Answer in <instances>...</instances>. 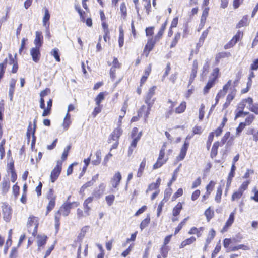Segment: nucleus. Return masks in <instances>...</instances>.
<instances>
[{"label":"nucleus","instance_id":"27","mask_svg":"<svg viewBox=\"0 0 258 258\" xmlns=\"http://www.w3.org/2000/svg\"><path fill=\"white\" fill-rule=\"evenodd\" d=\"M71 123V115L68 113V112H67L64 118L62 124L64 130H67Z\"/></svg>","mask_w":258,"mask_h":258},{"label":"nucleus","instance_id":"31","mask_svg":"<svg viewBox=\"0 0 258 258\" xmlns=\"http://www.w3.org/2000/svg\"><path fill=\"white\" fill-rule=\"evenodd\" d=\"M167 25V21H166L161 26V28L159 30L158 33L156 35V36L155 37V40H159L161 37H162L164 31L165 29L166 26Z\"/></svg>","mask_w":258,"mask_h":258},{"label":"nucleus","instance_id":"45","mask_svg":"<svg viewBox=\"0 0 258 258\" xmlns=\"http://www.w3.org/2000/svg\"><path fill=\"white\" fill-rule=\"evenodd\" d=\"M105 200L108 205L111 206L115 200V196L113 195L107 196Z\"/></svg>","mask_w":258,"mask_h":258},{"label":"nucleus","instance_id":"18","mask_svg":"<svg viewBox=\"0 0 258 258\" xmlns=\"http://www.w3.org/2000/svg\"><path fill=\"white\" fill-rule=\"evenodd\" d=\"M216 234V232L214 230L212 229L209 232V234L208 237L206 240L205 245L204 246V250H206L208 245L211 242V241L213 239Z\"/></svg>","mask_w":258,"mask_h":258},{"label":"nucleus","instance_id":"22","mask_svg":"<svg viewBox=\"0 0 258 258\" xmlns=\"http://www.w3.org/2000/svg\"><path fill=\"white\" fill-rule=\"evenodd\" d=\"M234 214H235V212L234 211L232 212L230 214V216H229V219H228V220L226 221V223H225V225L222 230V232L223 231H226V229L229 227V226H230L232 223H233L234 222Z\"/></svg>","mask_w":258,"mask_h":258},{"label":"nucleus","instance_id":"51","mask_svg":"<svg viewBox=\"0 0 258 258\" xmlns=\"http://www.w3.org/2000/svg\"><path fill=\"white\" fill-rule=\"evenodd\" d=\"M236 94L235 89L233 90L227 96L226 100L231 102V101L234 99Z\"/></svg>","mask_w":258,"mask_h":258},{"label":"nucleus","instance_id":"37","mask_svg":"<svg viewBox=\"0 0 258 258\" xmlns=\"http://www.w3.org/2000/svg\"><path fill=\"white\" fill-rule=\"evenodd\" d=\"M180 38V33H177L174 37V39L171 42V45H170V48H173L175 47L176 44H177L178 40Z\"/></svg>","mask_w":258,"mask_h":258},{"label":"nucleus","instance_id":"14","mask_svg":"<svg viewBox=\"0 0 258 258\" xmlns=\"http://www.w3.org/2000/svg\"><path fill=\"white\" fill-rule=\"evenodd\" d=\"M156 41L155 40H153L152 38L148 39L144 48V52L146 53V57L148 56L150 51L153 48Z\"/></svg>","mask_w":258,"mask_h":258},{"label":"nucleus","instance_id":"54","mask_svg":"<svg viewBox=\"0 0 258 258\" xmlns=\"http://www.w3.org/2000/svg\"><path fill=\"white\" fill-rule=\"evenodd\" d=\"M161 253L162 256L164 258H166L167 256L168 250L167 246H162L161 248Z\"/></svg>","mask_w":258,"mask_h":258},{"label":"nucleus","instance_id":"48","mask_svg":"<svg viewBox=\"0 0 258 258\" xmlns=\"http://www.w3.org/2000/svg\"><path fill=\"white\" fill-rule=\"evenodd\" d=\"M254 118V116L253 115H250L246 118V119L245 120V122H243V123L246 126L249 125L252 122Z\"/></svg>","mask_w":258,"mask_h":258},{"label":"nucleus","instance_id":"50","mask_svg":"<svg viewBox=\"0 0 258 258\" xmlns=\"http://www.w3.org/2000/svg\"><path fill=\"white\" fill-rule=\"evenodd\" d=\"M71 149V146L68 145L67 146L66 148L64 149L63 153L62 154L61 159L63 161H64L68 156L69 151Z\"/></svg>","mask_w":258,"mask_h":258},{"label":"nucleus","instance_id":"13","mask_svg":"<svg viewBox=\"0 0 258 258\" xmlns=\"http://www.w3.org/2000/svg\"><path fill=\"white\" fill-rule=\"evenodd\" d=\"M50 18V15L49 12L47 8H44V15L42 19L43 26L45 28H49V20Z\"/></svg>","mask_w":258,"mask_h":258},{"label":"nucleus","instance_id":"62","mask_svg":"<svg viewBox=\"0 0 258 258\" xmlns=\"http://www.w3.org/2000/svg\"><path fill=\"white\" fill-rule=\"evenodd\" d=\"M153 27H148L146 29V33L147 36H151L153 34Z\"/></svg>","mask_w":258,"mask_h":258},{"label":"nucleus","instance_id":"34","mask_svg":"<svg viewBox=\"0 0 258 258\" xmlns=\"http://www.w3.org/2000/svg\"><path fill=\"white\" fill-rule=\"evenodd\" d=\"M222 193V189L221 186H220L217 188L216 195L215 197V200L218 203H220L221 201Z\"/></svg>","mask_w":258,"mask_h":258},{"label":"nucleus","instance_id":"9","mask_svg":"<svg viewBox=\"0 0 258 258\" xmlns=\"http://www.w3.org/2000/svg\"><path fill=\"white\" fill-rule=\"evenodd\" d=\"M188 146L189 143L185 142L183 146L181 148L179 155L176 157V160L177 161H180L184 159L186 156Z\"/></svg>","mask_w":258,"mask_h":258},{"label":"nucleus","instance_id":"2","mask_svg":"<svg viewBox=\"0 0 258 258\" xmlns=\"http://www.w3.org/2000/svg\"><path fill=\"white\" fill-rule=\"evenodd\" d=\"M79 205L77 202L66 203H64L59 208V210L56 212L55 215H58L60 217L61 215L63 216H67L70 213V210L73 207H76Z\"/></svg>","mask_w":258,"mask_h":258},{"label":"nucleus","instance_id":"11","mask_svg":"<svg viewBox=\"0 0 258 258\" xmlns=\"http://www.w3.org/2000/svg\"><path fill=\"white\" fill-rule=\"evenodd\" d=\"M121 178L120 173L119 172H116L110 180V183L112 186L116 188L120 183Z\"/></svg>","mask_w":258,"mask_h":258},{"label":"nucleus","instance_id":"39","mask_svg":"<svg viewBox=\"0 0 258 258\" xmlns=\"http://www.w3.org/2000/svg\"><path fill=\"white\" fill-rule=\"evenodd\" d=\"M243 192H242L239 190H237L236 191L234 192L232 195L231 200L235 201L239 199L243 195Z\"/></svg>","mask_w":258,"mask_h":258},{"label":"nucleus","instance_id":"29","mask_svg":"<svg viewBox=\"0 0 258 258\" xmlns=\"http://www.w3.org/2000/svg\"><path fill=\"white\" fill-rule=\"evenodd\" d=\"M215 80L210 79L207 83L206 86L204 87L203 91L204 94H206L209 92V90L214 85Z\"/></svg>","mask_w":258,"mask_h":258},{"label":"nucleus","instance_id":"52","mask_svg":"<svg viewBox=\"0 0 258 258\" xmlns=\"http://www.w3.org/2000/svg\"><path fill=\"white\" fill-rule=\"evenodd\" d=\"M94 182H92V181H90L87 183H86L85 184H84L80 188V193H83L85 189L89 187V186H92Z\"/></svg>","mask_w":258,"mask_h":258},{"label":"nucleus","instance_id":"5","mask_svg":"<svg viewBox=\"0 0 258 258\" xmlns=\"http://www.w3.org/2000/svg\"><path fill=\"white\" fill-rule=\"evenodd\" d=\"M156 89V87L155 86H152L149 89L145 98V102L146 104H149V105L154 104L155 98L152 99V97L155 95Z\"/></svg>","mask_w":258,"mask_h":258},{"label":"nucleus","instance_id":"61","mask_svg":"<svg viewBox=\"0 0 258 258\" xmlns=\"http://www.w3.org/2000/svg\"><path fill=\"white\" fill-rule=\"evenodd\" d=\"M101 108L100 105H97L96 107H95L92 113V115L94 117H96V116L101 112Z\"/></svg>","mask_w":258,"mask_h":258},{"label":"nucleus","instance_id":"47","mask_svg":"<svg viewBox=\"0 0 258 258\" xmlns=\"http://www.w3.org/2000/svg\"><path fill=\"white\" fill-rule=\"evenodd\" d=\"M205 105L203 104L201 105L200 108L199 109V118L200 120H202L204 116V109H205Z\"/></svg>","mask_w":258,"mask_h":258},{"label":"nucleus","instance_id":"59","mask_svg":"<svg viewBox=\"0 0 258 258\" xmlns=\"http://www.w3.org/2000/svg\"><path fill=\"white\" fill-rule=\"evenodd\" d=\"M166 202H165L164 201L162 200L160 203L158 205V208H157V216L159 217L160 215V213L162 210V208L164 206V203H165Z\"/></svg>","mask_w":258,"mask_h":258},{"label":"nucleus","instance_id":"43","mask_svg":"<svg viewBox=\"0 0 258 258\" xmlns=\"http://www.w3.org/2000/svg\"><path fill=\"white\" fill-rule=\"evenodd\" d=\"M172 194V189L170 188H167L165 190L164 192V199H163V201L165 202H167L169 199L170 198L171 195Z\"/></svg>","mask_w":258,"mask_h":258},{"label":"nucleus","instance_id":"17","mask_svg":"<svg viewBox=\"0 0 258 258\" xmlns=\"http://www.w3.org/2000/svg\"><path fill=\"white\" fill-rule=\"evenodd\" d=\"M151 71V65L150 64L145 70L144 75L142 76L140 81V86H142L143 84L146 81L149 75H150Z\"/></svg>","mask_w":258,"mask_h":258},{"label":"nucleus","instance_id":"21","mask_svg":"<svg viewBox=\"0 0 258 258\" xmlns=\"http://www.w3.org/2000/svg\"><path fill=\"white\" fill-rule=\"evenodd\" d=\"M249 24L248 16H244L241 20L238 23L236 26L237 28H240L242 27L246 26Z\"/></svg>","mask_w":258,"mask_h":258},{"label":"nucleus","instance_id":"20","mask_svg":"<svg viewBox=\"0 0 258 258\" xmlns=\"http://www.w3.org/2000/svg\"><path fill=\"white\" fill-rule=\"evenodd\" d=\"M37 243L38 247H40L45 244L47 237L45 235H38L37 236Z\"/></svg>","mask_w":258,"mask_h":258},{"label":"nucleus","instance_id":"30","mask_svg":"<svg viewBox=\"0 0 258 258\" xmlns=\"http://www.w3.org/2000/svg\"><path fill=\"white\" fill-rule=\"evenodd\" d=\"M10 57V64H13V67L12 69V72L13 73H16L18 70V64L16 61H15L12 57V55L11 54L9 55Z\"/></svg>","mask_w":258,"mask_h":258},{"label":"nucleus","instance_id":"12","mask_svg":"<svg viewBox=\"0 0 258 258\" xmlns=\"http://www.w3.org/2000/svg\"><path fill=\"white\" fill-rule=\"evenodd\" d=\"M30 55L32 56L33 60L35 62H38L39 61L40 57V48H32L30 49Z\"/></svg>","mask_w":258,"mask_h":258},{"label":"nucleus","instance_id":"64","mask_svg":"<svg viewBox=\"0 0 258 258\" xmlns=\"http://www.w3.org/2000/svg\"><path fill=\"white\" fill-rule=\"evenodd\" d=\"M252 192L254 193V196L251 197V199L254 200L255 201L258 202V190L254 188L252 190Z\"/></svg>","mask_w":258,"mask_h":258},{"label":"nucleus","instance_id":"53","mask_svg":"<svg viewBox=\"0 0 258 258\" xmlns=\"http://www.w3.org/2000/svg\"><path fill=\"white\" fill-rule=\"evenodd\" d=\"M183 194V190L182 188H179L177 191L174 194L172 197V200L174 201L176 198L181 196Z\"/></svg>","mask_w":258,"mask_h":258},{"label":"nucleus","instance_id":"24","mask_svg":"<svg viewBox=\"0 0 258 258\" xmlns=\"http://www.w3.org/2000/svg\"><path fill=\"white\" fill-rule=\"evenodd\" d=\"M145 166H146V159L144 158L142 160V162L140 163L139 168L138 170V172H137V176L138 177H140L142 176L143 172H144V169L145 168Z\"/></svg>","mask_w":258,"mask_h":258},{"label":"nucleus","instance_id":"26","mask_svg":"<svg viewBox=\"0 0 258 258\" xmlns=\"http://www.w3.org/2000/svg\"><path fill=\"white\" fill-rule=\"evenodd\" d=\"M95 158L93 159L92 163L94 165H98L100 164L101 159V153L100 151H97L95 154Z\"/></svg>","mask_w":258,"mask_h":258},{"label":"nucleus","instance_id":"35","mask_svg":"<svg viewBox=\"0 0 258 258\" xmlns=\"http://www.w3.org/2000/svg\"><path fill=\"white\" fill-rule=\"evenodd\" d=\"M50 54L54 57L56 61H60V58L59 54V50L57 48H54L52 49L50 52Z\"/></svg>","mask_w":258,"mask_h":258},{"label":"nucleus","instance_id":"33","mask_svg":"<svg viewBox=\"0 0 258 258\" xmlns=\"http://www.w3.org/2000/svg\"><path fill=\"white\" fill-rule=\"evenodd\" d=\"M230 250L232 251H236L240 249H242L244 250H247L249 249V248L248 246L243 245V244H240L237 246H231L230 248Z\"/></svg>","mask_w":258,"mask_h":258},{"label":"nucleus","instance_id":"44","mask_svg":"<svg viewBox=\"0 0 258 258\" xmlns=\"http://www.w3.org/2000/svg\"><path fill=\"white\" fill-rule=\"evenodd\" d=\"M47 199L48 200H55L56 196L54 194V191L52 189H49L47 194Z\"/></svg>","mask_w":258,"mask_h":258},{"label":"nucleus","instance_id":"32","mask_svg":"<svg viewBox=\"0 0 258 258\" xmlns=\"http://www.w3.org/2000/svg\"><path fill=\"white\" fill-rule=\"evenodd\" d=\"M168 160V158H166L165 160L159 159L158 158L157 162L153 165V169H156L161 167L164 164H165Z\"/></svg>","mask_w":258,"mask_h":258},{"label":"nucleus","instance_id":"49","mask_svg":"<svg viewBox=\"0 0 258 258\" xmlns=\"http://www.w3.org/2000/svg\"><path fill=\"white\" fill-rule=\"evenodd\" d=\"M165 147H166V144L164 143L159 153V155L158 156V158L159 159H163L165 160V159H164V156H165Z\"/></svg>","mask_w":258,"mask_h":258},{"label":"nucleus","instance_id":"15","mask_svg":"<svg viewBox=\"0 0 258 258\" xmlns=\"http://www.w3.org/2000/svg\"><path fill=\"white\" fill-rule=\"evenodd\" d=\"M43 37L41 36V32L36 31L35 32V39L34 43L35 45V47L40 48L42 45Z\"/></svg>","mask_w":258,"mask_h":258},{"label":"nucleus","instance_id":"25","mask_svg":"<svg viewBox=\"0 0 258 258\" xmlns=\"http://www.w3.org/2000/svg\"><path fill=\"white\" fill-rule=\"evenodd\" d=\"M196 240V239L195 237L192 236L189 238H187L186 240L183 241L180 245V248H182L185 247L187 245H190L194 242H195Z\"/></svg>","mask_w":258,"mask_h":258},{"label":"nucleus","instance_id":"46","mask_svg":"<svg viewBox=\"0 0 258 258\" xmlns=\"http://www.w3.org/2000/svg\"><path fill=\"white\" fill-rule=\"evenodd\" d=\"M216 183L213 181H211L210 183L206 186L207 192L210 194L212 191L213 190Z\"/></svg>","mask_w":258,"mask_h":258},{"label":"nucleus","instance_id":"28","mask_svg":"<svg viewBox=\"0 0 258 258\" xmlns=\"http://www.w3.org/2000/svg\"><path fill=\"white\" fill-rule=\"evenodd\" d=\"M186 108V103L185 101H182L178 107L175 108V112L177 114L181 113L184 112Z\"/></svg>","mask_w":258,"mask_h":258},{"label":"nucleus","instance_id":"16","mask_svg":"<svg viewBox=\"0 0 258 258\" xmlns=\"http://www.w3.org/2000/svg\"><path fill=\"white\" fill-rule=\"evenodd\" d=\"M10 187V182L8 180L4 179L1 183V188L3 194H6L9 191Z\"/></svg>","mask_w":258,"mask_h":258},{"label":"nucleus","instance_id":"4","mask_svg":"<svg viewBox=\"0 0 258 258\" xmlns=\"http://www.w3.org/2000/svg\"><path fill=\"white\" fill-rule=\"evenodd\" d=\"M61 166L62 162L58 161L57 162L56 166L51 172L50 179L52 182H54L59 176L61 171Z\"/></svg>","mask_w":258,"mask_h":258},{"label":"nucleus","instance_id":"1","mask_svg":"<svg viewBox=\"0 0 258 258\" xmlns=\"http://www.w3.org/2000/svg\"><path fill=\"white\" fill-rule=\"evenodd\" d=\"M39 224L38 219L34 216H30L28 219L27 227L28 231L35 236L37 231Z\"/></svg>","mask_w":258,"mask_h":258},{"label":"nucleus","instance_id":"56","mask_svg":"<svg viewBox=\"0 0 258 258\" xmlns=\"http://www.w3.org/2000/svg\"><path fill=\"white\" fill-rule=\"evenodd\" d=\"M249 183V182L248 181L244 182L238 188V190H239L240 191L243 193L244 190H245L247 189Z\"/></svg>","mask_w":258,"mask_h":258},{"label":"nucleus","instance_id":"63","mask_svg":"<svg viewBox=\"0 0 258 258\" xmlns=\"http://www.w3.org/2000/svg\"><path fill=\"white\" fill-rule=\"evenodd\" d=\"M252 70H256L258 69V58L255 59L250 66Z\"/></svg>","mask_w":258,"mask_h":258},{"label":"nucleus","instance_id":"58","mask_svg":"<svg viewBox=\"0 0 258 258\" xmlns=\"http://www.w3.org/2000/svg\"><path fill=\"white\" fill-rule=\"evenodd\" d=\"M219 72V69L218 68H216L214 69V70H213L212 74V76L213 77L211 79L216 81L217 78H218Z\"/></svg>","mask_w":258,"mask_h":258},{"label":"nucleus","instance_id":"42","mask_svg":"<svg viewBox=\"0 0 258 258\" xmlns=\"http://www.w3.org/2000/svg\"><path fill=\"white\" fill-rule=\"evenodd\" d=\"M55 205V200H49V203L47 206V212L46 215L51 211L54 207Z\"/></svg>","mask_w":258,"mask_h":258},{"label":"nucleus","instance_id":"55","mask_svg":"<svg viewBox=\"0 0 258 258\" xmlns=\"http://www.w3.org/2000/svg\"><path fill=\"white\" fill-rule=\"evenodd\" d=\"M55 227L56 230V232H58L59 227L60 225L59 221L60 219V217H59L58 215H55Z\"/></svg>","mask_w":258,"mask_h":258},{"label":"nucleus","instance_id":"40","mask_svg":"<svg viewBox=\"0 0 258 258\" xmlns=\"http://www.w3.org/2000/svg\"><path fill=\"white\" fill-rule=\"evenodd\" d=\"M150 221V217L148 216L145 219H144L141 223L140 228L141 230L146 227L149 224Z\"/></svg>","mask_w":258,"mask_h":258},{"label":"nucleus","instance_id":"60","mask_svg":"<svg viewBox=\"0 0 258 258\" xmlns=\"http://www.w3.org/2000/svg\"><path fill=\"white\" fill-rule=\"evenodd\" d=\"M245 126L246 125L243 122H241L236 128V134L239 135Z\"/></svg>","mask_w":258,"mask_h":258},{"label":"nucleus","instance_id":"10","mask_svg":"<svg viewBox=\"0 0 258 258\" xmlns=\"http://www.w3.org/2000/svg\"><path fill=\"white\" fill-rule=\"evenodd\" d=\"M122 130L121 126H117V127L113 131L111 135V137L109 139V142L111 143V141H118V139L122 134Z\"/></svg>","mask_w":258,"mask_h":258},{"label":"nucleus","instance_id":"41","mask_svg":"<svg viewBox=\"0 0 258 258\" xmlns=\"http://www.w3.org/2000/svg\"><path fill=\"white\" fill-rule=\"evenodd\" d=\"M104 99V93H100L95 98V102L97 105H100V103Z\"/></svg>","mask_w":258,"mask_h":258},{"label":"nucleus","instance_id":"23","mask_svg":"<svg viewBox=\"0 0 258 258\" xmlns=\"http://www.w3.org/2000/svg\"><path fill=\"white\" fill-rule=\"evenodd\" d=\"M182 209V205L180 202H178L177 204L173 208L172 210V215L174 217H177L180 213Z\"/></svg>","mask_w":258,"mask_h":258},{"label":"nucleus","instance_id":"7","mask_svg":"<svg viewBox=\"0 0 258 258\" xmlns=\"http://www.w3.org/2000/svg\"><path fill=\"white\" fill-rule=\"evenodd\" d=\"M147 106L143 105L141 108L139 109L138 112L139 116H144L145 118V121H147V118L150 114L151 109L153 105H150L146 104Z\"/></svg>","mask_w":258,"mask_h":258},{"label":"nucleus","instance_id":"6","mask_svg":"<svg viewBox=\"0 0 258 258\" xmlns=\"http://www.w3.org/2000/svg\"><path fill=\"white\" fill-rule=\"evenodd\" d=\"M242 35L243 33L240 31H238L236 35L234 36L231 39V40L224 45V49H228L233 47L240 40Z\"/></svg>","mask_w":258,"mask_h":258},{"label":"nucleus","instance_id":"19","mask_svg":"<svg viewBox=\"0 0 258 258\" xmlns=\"http://www.w3.org/2000/svg\"><path fill=\"white\" fill-rule=\"evenodd\" d=\"M198 69V62L197 60H194L193 62L192 69L191 70L190 79H189V83H191L194 79V78L196 76L197 72Z\"/></svg>","mask_w":258,"mask_h":258},{"label":"nucleus","instance_id":"3","mask_svg":"<svg viewBox=\"0 0 258 258\" xmlns=\"http://www.w3.org/2000/svg\"><path fill=\"white\" fill-rule=\"evenodd\" d=\"M1 208L3 220L6 222H9L11 220L12 215L11 207L6 203H2Z\"/></svg>","mask_w":258,"mask_h":258},{"label":"nucleus","instance_id":"36","mask_svg":"<svg viewBox=\"0 0 258 258\" xmlns=\"http://www.w3.org/2000/svg\"><path fill=\"white\" fill-rule=\"evenodd\" d=\"M203 230V228L201 227L200 229H198L196 227H192L188 232L189 234H197L198 237L201 236L200 231Z\"/></svg>","mask_w":258,"mask_h":258},{"label":"nucleus","instance_id":"8","mask_svg":"<svg viewBox=\"0 0 258 258\" xmlns=\"http://www.w3.org/2000/svg\"><path fill=\"white\" fill-rule=\"evenodd\" d=\"M252 103L253 99L251 97H248L246 99H242L238 104V109L243 110L245 107H246L248 109L250 110Z\"/></svg>","mask_w":258,"mask_h":258},{"label":"nucleus","instance_id":"57","mask_svg":"<svg viewBox=\"0 0 258 258\" xmlns=\"http://www.w3.org/2000/svg\"><path fill=\"white\" fill-rule=\"evenodd\" d=\"M226 56L227 53L226 52H220L216 54L215 59L217 62H218L221 58L226 57Z\"/></svg>","mask_w":258,"mask_h":258},{"label":"nucleus","instance_id":"38","mask_svg":"<svg viewBox=\"0 0 258 258\" xmlns=\"http://www.w3.org/2000/svg\"><path fill=\"white\" fill-rule=\"evenodd\" d=\"M205 215L208 221H209L214 216V211L211 210L210 207L208 208L205 212Z\"/></svg>","mask_w":258,"mask_h":258}]
</instances>
